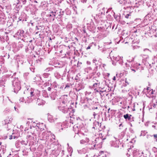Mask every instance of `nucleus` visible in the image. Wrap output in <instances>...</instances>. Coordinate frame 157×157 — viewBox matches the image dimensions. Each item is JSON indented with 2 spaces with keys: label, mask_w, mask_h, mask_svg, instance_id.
Here are the masks:
<instances>
[{
  "label": "nucleus",
  "mask_w": 157,
  "mask_h": 157,
  "mask_svg": "<svg viewBox=\"0 0 157 157\" xmlns=\"http://www.w3.org/2000/svg\"><path fill=\"white\" fill-rule=\"evenodd\" d=\"M38 124L37 121L32 122L31 124L32 126L29 128H25V133H27V137L29 140H32V138H34V136H35L36 138L37 136H39L40 132L37 128V125Z\"/></svg>",
  "instance_id": "f257e3e1"
},
{
  "label": "nucleus",
  "mask_w": 157,
  "mask_h": 157,
  "mask_svg": "<svg viewBox=\"0 0 157 157\" xmlns=\"http://www.w3.org/2000/svg\"><path fill=\"white\" fill-rule=\"evenodd\" d=\"M28 93L29 96L27 97L28 99L27 100V102L29 103L33 99L37 98L40 93V91L37 90H35L33 88H31L29 90L28 89L27 90L24 91V93Z\"/></svg>",
  "instance_id": "f03ea898"
},
{
  "label": "nucleus",
  "mask_w": 157,
  "mask_h": 157,
  "mask_svg": "<svg viewBox=\"0 0 157 157\" xmlns=\"http://www.w3.org/2000/svg\"><path fill=\"white\" fill-rule=\"evenodd\" d=\"M134 60V58H132L131 60H128V62L125 63L126 67L128 68V70L131 71H130L132 73H135L136 71L138 69L139 67H138L140 65V64H138L137 63L133 64L132 62Z\"/></svg>",
  "instance_id": "7ed1b4c3"
},
{
  "label": "nucleus",
  "mask_w": 157,
  "mask_h": 157,
  "mask_svg": "<svg viewBox=\"0 0 157 157\" xmlns=\"http://www.w3.org/2000/svg\"><path fill=\"white\" fill-rule=\"evenodd\" d=\"M12 86L15 93H17L21 89L20 82L18 78H15L12 81Z\"/></svg>",
  "instance_id": "20e7f679"
},
{
  "label": "nucleus",
  "mask_w": 157,
  "mask_h": 157,
  "mask_svg": "<svg viewBox=\"0 0 157 157\" xmlns=\"http://www.w3.org/2000/svg\"><path fill=\"white\" fill-rule=\"evenodd\" d=\"M105 138L102 139L101 137H98L96 138L94 141H92L91 144L94 146L92 147L93 149H97L100 148L102 147V144L103 140Z\"/></svg>",
  "instance_id": "39448f33"
},
{
  "label": "nucleus",
  "mask_w": 157,
  "mask_h": 157,
  "mask_svg": "<svg viewBox=\"0 0 157 157\" xmlns=\"http://www.w3.org/2000/svg\"><path fill=\"white\" fill-rule=\"evenodd\" d=\"M122 58V57H121L119 56H113L111 58L112 64L114 66L120 65L122 66L124 63Z\"/></svg>",
  "instance_id": "423d86ee"
},
{
  "label": "nucleus",
  "mask_w": 157,
  "mask_h": 157,
  "mask_svg": "<svg viewBox=\"0 0 157 157\" xmlns=\"http://www.w3.org/2000/svg\"><path fill=\"white\" fill-rule=\"evenodd\" d=\"M77 128L78 129V132L77 134H78V133L79 134L81 133L85 135V134L84 133V132H87L88 131L87 130H85L84 127H83V125L82 124L79 125L78 124L77 125H75L73 126L74 129L75 128Z\"/></svg>",
  "instance_id": "0eeeda50"
},
{
  "label": "nucleus",
  "mask_w": 157,
  "mask_h": 157,
  "mask_svg": "<svg viewBox=\"0 0 157 157\" xmlns=\"http://www.w3.org/2000/svg\"><path fill=\"white\" fill-rule=\"evenodd\" d=\"M15 36L18 37V38L21 39L22 40H25V34L24 31L22 30L19 29L15 34Z\"/></svg>",
  "instance_id": "6e6552de"
},
{
  "label": "nucleus",
  "mask_w": 157,
  "mask_h": 157,
  "mask_svg": "<svg viewBox=\"0 0 157 157\" xmlns=\"http://www.w3.org/2000/svg\"><path fill=\"white\" fill-rule=\"evenodd\" d=\"M50 133H51L50 132H43L40 136L39 135V136H37L36 138H35V136H34V138H32V139H34L35 138L36 139L38 137V139H40V140H45L47 139V136L46 134L49 135Z\"/></svg>",
  "instance_id": "1a4fd4ad"
},
{
  "label": "nucleus",
  "mask_w": 157,
  "mask_h": 157,
  "mask_svg": "<svg viewBox=\"0 0 157 157\" xmlns=\"http://www.w3.org/2000/svg\"><path fill=\"white\" fill-rule=\"evenodd\" d=\"M105 14H101L99 13L94 17V19L97 22L99 21H102L103 20V19L105 17Z\"/></svg>",
  "instance_id": "9d476101"
},
{
  "label": "nucleus",
  "mask_w": 157,
  "mask_h": 157,
  "mask_svg": "<svg viewBox=\"0 0 157 157\" xmlns=\"http://www.w3.org/2000/svg\"><path fill=\"white\" fill-rule=\"evenodd\" d=\"M67 96L64 95L61 97V99L62 101L60 102V105H68L69 104L68 100H67Z\"/></svg>",
  "instance_id": "9b49d317"
},
{
  "label": "nucleus",
  "mask_w": 157,
  "mask_h": 157,
  "mask_svg": "<svg viewBox=\"0 0 157 157\" xmlns=\"http://www.w3.org/2000/svg\"><path fill=\"white\" fill-rule=\"evenodd\" d=\"M59 109L64 113H67L69 110L67 105H60L58 107Z\"/></svg>",
  "instance_id": "f8f14e48"
},
{
  "label": "nucleus",
  "mask_w": 157,
  "mask_h": 157,
  "mask_svg": "<svg viewBox=\"0 0 157 157\" xmlns=\"http://www.w3.org/2000/svg\"><path fill=\"white\" fill-rule=\"evenodd\" d=\"M12 31L9 28H7L5 29H1L0 30V34L4 35V36H8V35Z\"/></svg>",
  "instance_id": "ddd939ff"
},
{
  "label": "nucleus",
  "mask_w": 157,
  "mask_h": 157,
  "mask_svg": "<svg viewBox=\"0 0 157 157\" xmlns=\"http://www.w3.org/2000/svg\"><path fill=\"white\" fill-rule=\"evenodd\" d=\"M133 157H140L143 154V152L141 151L136 150H134L132 152Z\"/></svg>",
  "instance_id": "4468645a"
},
{
  "label": "nucleus",
  "mask_w": 157,
  "mask_h": 157,
  "mask_svg": "<svg viewBox=\"0 0 157 157\" xmlns=\"http://www.w3.org/2000/svg\"><path fill=\"white\" fill-rule=\"evenodd\" d=\"M111 146L114 147L118 148L120 144V141L119 140L113 141L110 142Z\"/></svg>",
  "instance_id": "2eb2a0df"
},
{
  "label": "nucleus",
  "mask_w": 157,
  "mask_h": 157,
  "mask_svg": "<svg viewBox=\"0 0 157 157\" xmlns=\"http://www.w3.org/2000/svg\"><path fill=\"white\" fill-rule=\"evenodd\" d=\"M25 44L24 41H19L17 44V46L18 47L15 48L14 49L15 52H17L20 50V48H22L24 46V44Z\"/></svg>",
  "instance_id": "dca6fc26"
},
{
  "label": "nucleus",
  "mask_w": 157,
  "mask_h": 157,
  "mask_svg": "<svg viewBox=\"0 0 157 157\" xmlns=\"http://www.w3.org/2000/svg\"><path fill=\"white\" fill-rule=\"evenodd\" d=\"M56 127L59 132L62 131L65 128L64 124L61 123H57L56 125Z\"/></svg>",
  "instance_id": "f3484780"
},
{
  "label": "nucleus",
  "mask_w": 157,
  "mask_h": 157,
  "mask_svg": "<svg viewBox=\"0 0 157 157\" xmlns=\"http://www.w3.org/2000/svg\"><path fill=\"white\" fill-rule=\"evenodd\" d=\"M58 12L59 11L58 10H56V11H52L50 12V14L48 15L49 16V17H51L50 19L53 21L55 19L57 14H58Z\"/></svg>",
  "instance_id": "a211bd4d"
},
{
  "label": "nucleus",
  "mask_w": 157,
  "mask_h": 157,
  "mask_svg": "<svg viewBox=\"0 0 157 157\" xmlns=\"http://www.w3.org/2000/svg\"><path fill=\"white\" fill-rule=\"evenodd\" d=\"M118 2L120 4L122 5L127 6V7L129 6L130 1L129 0H117Z\"/></svg>",
  "instance_id": "6ab92c4d"
},
{
  "label": "nucleus",
  "mask_w": 157,
  "mask_h": 157,
  "mask_svg": "<svg viewBox=\"0 0 157 157\" xmlns=\"http://www.w3.org/2000/svg\"><path fill=\"white\" fill-rule=\"evenodd\" d=\"M97 82H98V81H97ZM99 83L98 82H95L94 83L92 86V88L94 89V90L95 91V92H98L101 95V93H102L103 91H105V90H103V91H98L96 89V87H99Z\"/></svg>",
  "instance_id": "aec40b11"
},
{
  "label": "nucleus",
  "mask_w": 157,
  "mask_h": 157,
  "mask_svg": "<svg viewBox=\"0 0 157 157\" xmlns=\"http://www.w3.org/2000/svg\"><path fill=\"white\" fill-rule=\"evenodd\" d=\"M58 92L57 91L55 90L52 92L50 94V96L52 100H54L58 96Z\"/></svg>",
  "instance_id": "412c9836"
},
{
  "label": "nucleus",
  "mask_w": 157,
  "mask_h": 157,
  "mask_svg": "<svg viewBox=\"0 0 157 157\" xmlns=\"http://www.w3.org/2000/svg\"><path fill=\"white\" fill-rule=\"evenodd\" d=\"M124 118L126 120H128L130 122L133 121V117H132L131 115H129L127 114L124 115Z\"/></svg>",
  "instance_id": "4be33fe9"
},
{
  "label": "nucleus",
  "mask_w": 157,
  "mask_h": 157,
  "mask_svg": "<svg viewBox=\"0 0 157 157\" xmlns=\"http://www.w3.org/2000/svg\"><path fill=\"white\" fill-rule=\"evenodd\" d=\"M37 125V130L39 131H42L44 130V128H45V125L43 123H39Z\"/></svg>",
  "instance_id": "5701e85b"
},
{
  "label": "nucleus",
  "mask_w": 157,
  "mask_h": 157,
  "mask_svg": "<svg viewBox=\"0 0 157 157\" xmlns=\"http://www.w3.org/2000/svg\"><path fill=\"white\" fill-rule=\"evenodd\" d=\"M9 37L8 36H4V35L0 34V41L2 43H3L5 40L7 41L9 40Z\"/></svg>",
  "instance_id": "b1692460"
},
{
  "label": "nucleus",
  "mask_w": 157,
  "mask_h": 157,
  "mask_svg": "<svg viewBox=\"0 0 157 157\" xmlns=\"http://www.w3.org/2000/svg\"><path fill=\"white\" fill-rule=\"evenodd\" d=\"M98 61L99 60H97L96 58H94L93 60V63H94L96 65V67L94 70V72L92 73L93 75H94V74L96 72V71L97 70L98 65Z\"/></svg>",
  "instance_id": "393cba45"
},
{
  "label": "nucleus",
  "mask_w": 157,
  "mask_h": 157,
  "mask_svg": "<svg viewBox=\"0 0 157 157\" xmlns=\"http://www.w3.org/2000/svg\"><path fill=\"white\" fill-rule=\"evenodd\" d=\"M101 124L98 121H95L93 123V128L95 129H97V128L100 126Z\"/></svg>",
  "instance_id": "a878e982"
},
{
  "label": "nucleus",
  "mask_w": 157,
  "mask_h": 157,
  "mask_svg": "<svg viewBox=\"0 0 157 157\" xmlns=\"http://www.w3.org/2000/svg\"><path fill=\"white\" fill-rule=\"evenodd\" d=\"M121 82L122 84L121 87H125L129 84L128 82L127 81L126 78L124 79H121Z\"/></svg>",
  "instance_id": "bb28decb"
},
{
  "label": "nucleus",
  "mask_w": 157,
  "mask_h": 157,
  "mask_svg": "<svg viewBox=\"0 0 157 157\" xmlns=\"http://www.w3.org/2000/svg\"><path fill=\"white\" fill-rule=\"evenodd\" d=\"M58 119L57 117H54L52 115H48V121L50 122H54Z\"/></svg>",
  "instance_id": "cd10ccee"
},
{
  "label": "nucleus",
  "mask_w": 157,
  "mask_h": 157,
  "mask_svg": "<svg viewBox=\"0 0 157 157\" xmlns=\"http://www.w3.org/2000/svg\"><path fill=\"white\" fill-rule=\"evenodd\" d=\"M113 14L114 16V18L117 21L119 22L121 19V16L119 13L115 15L114 12H113Z\"/></svg>",
  "instance_id": "c85d7f7f"
},
{
  "label": "nucleus",
  "mask_w": 157,
  "mask_h": 157,
  "mask_svg": "<svg viewBox=\"0 0 157 157\" xmlns=\"http://www.w3.org/2000/svg\"><path fill=\"white\" fill-rule=\"evenodd\" d=\"M149 87H148L146 89L144 88V91H145L146 90H147V92H148V93L146 95L147 96H148V94H149V95L151 96V95H152L153 94V91L152 90H150L149 91Z\"/></svg>",
  "instance_id": "c756f323"
},
{
  "label": "nucleus",
  "mask_w": 157,
  "mask_h": 157,
  "mask_svg": "<svg viewBox=\"0 0 157 157\" xmlns=\"http://www.w3.org/2000/svg\"><path fill=\"white\" fill-rule=\"evenodd\" d=\"M105 11H106L107 13L108 12V10H107V8L103 7L102 9H101L99 10V13L102 14H105Z\"/></svg>",
  "instance_id": "7c9ffc66"
},
{
  "label": "nucleus",
  "mask_w": 157,
  "mask_h": 157,
  "mask_svg": "<svg viewBox=\"0 0 157 157\" xmlns=\"http://www.w3.org/2000/svg\"><path fill=\"white\" fill-rule=\"evenodd\" d=\"M78 151L79 154H82L86 153L87 151V150L86 148H83L81 149L78 150Z\"/></svg>",
  "instance_id": "2f4dec72"
},
{
  "label": "nucleus",
  "mask_w": 157,
  "mask_h": 157,
  "mask_svg": "<svg viewBox=\"0 0 157 157\" xmlns=\"http://www.w3.org/2000/svg\"><path fill=\"white\" fill-rule=\"evenodd\" d=\"M11 109L10 108H7L5 109L3 111V113L5 115H6L10 113V112Z\"/></svg>",
  "instance_id": "473e14b6"
},
{
  "label": "nucleus",
  "mask_w": 157,
  "mask_h": 157,
  "mask_svg": "<svg viewBox=\"0 0 157 157\" xmlns=\"http://www.w3.org/2000/svg\"><path fill=\"white\" fill-rule=\"evenodd\" d=\"M13 120V119L11 117H8V118L4 120L5 124H7L11 122Z\"/></svg>",
  "instance_id": "72a5a7b5"
},
{
  "label": "nucleus",
  "mask_w": 157,
  "mask_h": 157,
  "mask_svg": "<svg viewBox=\"0 0 157 157\" xmlns=\"http://www.w3.org/2000/svg\"><path fill=\"white\" fill-rule=\"evenodd\" d=\"M52 85L54 87V88L55 89V90L56 91L57 90H59V89H57L58 85L56 83V82H53L52 83Z\"/></svg>",
  "instance_id": "f704fd0d"
},
{
  "label": "nucleus",
  "mask_w": 157,
  "mask_h": 157,
  "mask_svg": "<svg viewBox=\"0 0 157 157\" xmlns=\"http://www.w3.org/2000/svg\"><path fill=\"white\" fill-rule=\"evenodd\" d=\"M92 71V68L90 67L86 68L84 69V71L87 73L91 72Z\"/></svg>",
  "instance_id": "c9c22d12"
},
{
  "label": "nucleus",
  "mask_w": 157,
  "mask_h": 157,
  "mask_svg": "<svg viewBox=\"0 0 157 157\" xmlns=\"http://www.w3.org/2000/svg\"><path fill=\"white\" fill-rule=\"evenodd\" d=\"M58 14H57L58 15V16L60 17L61 16H62L63 15V13H64V11H61V10H58Z\"/></svg>",
  "instance_id": "e433bc0d"
},
{
  "label": "nucleus",
  "mask_w": 157,
  "mask_h": 157,
  "mask_svg": "<svg viewBox=\"0 0 157 157\" xmlns=\"http://www.w3.org/2000/svg\"><path fill=\"white\" fill-rule=\"evenodd\" d=\"M21 1L22 2L23 4V5L25 4L26 2V0H18V2H17V4H18L19 3H21Z\"/></svg>",
  "instance_id": "4c0bfd02"
},
{
  "label": "nucleus",
  "mask_w": 157,
  "mask_h": 157,
  "mask_svg": "<svg viewBox=\"0 0 157 157\" xmlns=\"http://www.w3.org/2000/svg\"><path fill=\"white\" fill-rule=\"evenodd\" d=\"M6 9V6L3 5L2 4H0V10H1Z\"/></svg>",
  "instance_id": "58836bf2"
},
{
  "label": "nucleus",
  "mask_w": 157,
  "mask_h": 157,
  "mask_svg": "<svg viewBox=\"0 0 157 157\" xmlns=\"http://www.w3.org/2000/svg\"><path fill=\"white\" fill-rule=\"evenodd\" d=\"M43 96L45 98H48V95L45 91H44L42 93Z\"/></svg>",
  "instance_id": "ea45409f"
},
{
  "label": "nucleus",
  "mask_w": 157,
  "mask_h": 157,
  "mask_svg": "<svg viewBox=\"0 0 157 157\" xmlns=\"http://www.w3.org/2000/svg\"><path fill=\"white\" fill-rule=\"evenodd\" d=\"M98 28L99 31L103 33L105 31V28H103L101 27H98Z\"/></svg>",
  "instance_id": "a19ab883"
},
{
  "label": "nucleus",
  "mask_w": 157,
  "mask_h": 157,
  "mask_svg": "<svg viewBox=\"0 0 157 157\" xmlns=\"http://www.w3.org/2000/svg\"><path fill=\"white\" fill-rule=\"evenodd\" d=\"M151 107L150 108L151 109L155 108H156L157 107V104L156 103V104L153 103H152L151 105Z\"/></svg>",
  "instance_id": "79ce46f5"
},
{
  "label": "nucleus",
  "mask_w": 157,
  "mask_h": 157,
  "mask_svg": "<svg viewBox=\"0 0 157 157\" xmlns=\"http://www.w3.org/2000/svg\"><path fill=\"white\" fill-rule=\"evenodd\" d=\"M21 143L22 145H26L27 144L28 142L27 140L26 141L22 140L21 142Z\"/></svg>",
  "instance_id": "37998d69"
},
{
  "label": "nucleus",
  "mask_w": 157,
  "mask_h": 157,
  "mask_svg": "<svg viewBox=\"0 0 157 157\" xmlns=\"http://www.w3.org/2000/svg\"><path fill=\"white\" fill-rule=\"evenodd\" d=\"M87 101L89 103L90 105H92L94 104V101H92V100L90 99H87Z\"/></svg>",
  "instance_id": "c03bdc74"
},
{
  "label": "nucleus",
  "mask_w": 157,
  "mask_h": 157,
  "mask_svg": "<svg viewBox=\"0 0 157 157\" xmlns=\"http://www.w3.org/2000/svg\"><path fill=\"white\" fill-rule=\"evenodd\" d=\"M50 75V74L47 73H44L43 74V76L45 78H48L49 75Z\"/></svg>",
  "instance_id": "a18cd8bd"
},
{
  "label": "nucleus",
  "mask_w": 157,
  "mask_h": 157,
  "mask_svg": "<svg viewBox=\"0 0 157 157\" xmlns=\"http://www.w3.org/2000/svg\"><path fill=\"white\" fill-rule=\"evenodd\" d=\"M64 85L63 84H62L61 85H58L57 89H59V90L63 89L64 87Z\"/></svg>",
  "instance_id": "49530a36"
},
{
  "label": "nucleus",
  "mask_w": 157,
  "mask_h": 157,
  "mask_svg": "<svg viewBox=\"0 0 157 157\" xmlns=\"http://www.w3.org/2000/svg\"><path fill=\"white\" fill-rule=\"evenodd\" d=\"M147 133V132L146 131H142L140 134V136H144Z\"/></svg>",
  "instance_id": "de8ad7c7"
},
{
  "label": "nucleus",
  "mask_w": 157,
  "mask_h": 157,
  "mask_svg": "<svg viewBox=\"0 0 157 157\" xmlns=\"http://www.w3.org/2000/svg\"><path fill=\"white\" fill-rule=\"evenodd\" d=\"M12 47L13 48V51H14V49H15V48L16 47H18L17 46V44L16 45L15 43H13L12 45Z\"/></svg>",
  "instance_id": "09e8293b"
},
{
  "label": "nucleus",
  "mask_w": 157,
  "mask_h": 157,
  "mask_svg": "<svg viewBox=\"0 0 157 157\" xmlns=\"http://www.w3.org/2000/svg\"><path fill=\"white\" fill-rule=\"evenodd\" d=\"M102 84H105V86L104 87H100V88H101V89H104L105 87H107V85H106V82L105 81H103L102 82Z\"/></svg>",
  "instance_id": "8fccbe9b"
},
{
  "label": "nucleus",
  "mask_w": 157,
  "mask_h": 157,
  "mask_svg": "<svg viewBox=\"0 0 157 157\" xmlns=\"http://www.w3.org/2000/svg\"><path fill=\"white\" fill-rule=\"evenodd\" d=\"M106 18L108 20H110L112 19V17L109 14L107 16Z\"/></svg>",
  "instance_id": "3c124183"
},
{
  "label": "nucleus",
  "mask_w": 157,
  "mask_h": 157,
  "mask_svg": "<svg viewBox=\"0 0 157 157\" xmlns=\"http://www.w3.org/2000/svg\"><path fill=\"white\" fill-rule=\"evenodd\" d=\"M116 79L117 80H119V78L117 77V74L116 75V76H114L113 78V81H115Z\"/></svg>",
  "instance_id": "603ef678"
},
{
  "label": "nucleus",
  "mask_w": 157,
  "mask_h": 157,
  "mask_svg": "<svg viewBox=\"0 0 157 157\" xmlns=\"http://www.w3.org/2000/svg\"><path fill=\"white\" fill-rule=\"evenodd\" d=\"M19 101L20 102H23L24 101V99L23 97H22L20 98Z\"/></svg>",
  "instance_id": "864d4df0"
},
{
  "label": "nucleus",
  "mask_w": 157,
  "mask_h": 157,
  "mask_svg": "<svg viewBox=\"0 0 157 157\" xmlns=\"http://www.w3.org/2000/svg\"><path fill=\"white\" fill-rule=\"evenodd\" d=\"M80 143L81 144H85V143H86V141H85V140H80Z\"/></svg>",
  "instance_id": "5fc2aeb1"
},
{
  "label": "nucleus",
  "mask_w": 157,
  "mask_h": 157,
  "mask_svg": "<svg viewBox=\"0 0 157 157\" xmlns=\"http://www.w3.org/2000/svg\"><path fill=\"white\" fill-rule=\"evenodd\" d=\"M42 60V59L41 58H40V59H38L36 60L37 63H40L41 62V60Z\"/></svg>",
  "instance_id": "6e6d98bb"
},
{
  "label": "nucleus",
  "mask_w": 157,
  "mask_h": 157,
  "mask_svg": "<svg viewBox=\"0 0 157 157\" xmlns=\"http://www.w3.org/2000/svg\"><path fill=\"white\" fill-rule=\"evenodd\" d=\"M97 115H98V116H99V115H98V114H97V113H96L95 112H94V113H93V116H94V119H95V118H96L95 117H96V116Z\"/></svg>",
  "instance_id": "4d7b16f0"
},
{
  "label": "nucleus",
  "mask_w": 157,
  "mask_h": 157,
  "mask_svg": "<svg viewBox=\"0 0 157 157\" xmlns=\"http://www.w3.org/2000/svg\"><path fill=\"white\" fill-rule=\"evenodd\" d=\"M25 52H27L29 51V49L28 48V47L27 46H25Z\"/></svg>",
  "instance_id": "13d9d810"
},
{
  "label": "nucleus",
  "mask_w": 157,
  "mask_h": 157,
  "mask_svg": "<svg viewBox=\"0 0 157 157\" xmlns=\"http://www.w3.org/2000/svg\"><path fill=\"white\" fill-rule=\"evenodd\" d=\"M4 57H6L8 59L10 58V56L9 54H8L7 55V54H6L4 56Z\"/></svg>",
  "instance_id": "bf43d9fd"
},
{
  "label": "nucleus",
  "mask_w": 157,
  "mask_h": 157,
  "mask_svg": "<svg viewBox=\"0 0 157 157\" xmlns=\"http://www.w3.org/2000/svg\"><path fill=\"white\" fill-rule=\"evenodd\" d=\"M121 137H120V138L121 139L122 137H124V132H122L121 133Z\"/></svg>",
  "instance_id": "052dcab7"
},
{
  "label": "nucleus",
  "mask_w": 157,
  "mask_h": 157,
  "mask_svg": "<svg viewBox=\"0 0 157 157\" xmlns=\"http://www.w3.org/2000/svg\"><path fill=\"white\" fill-rule=\"evenodd\" d=\"M62 156H63L64 155V151L63 150H62L61 153H60Z\"/></svg>",
  "instance_id": "680f3d73"
},
{
  "label": "nucleus",
  "mask_w": 157,
  "mask_h": 157,
  "mask_svg": "<svg viewBox=\"0 0 157 157\" xmlns=\"http://www.w3.org/2000/svg\"><path fill=\"white\" fill-rule=\"evenodd\" d=\"M70 84H67V85H66V86L65 87V89L66 88H69L70 87Z\"/></svg>",
  "instance_id": "e2e57ef3"
},
{
  "label": "nucleus",
  "mask_w": 157,
  "mask_h": 157,
  "mask_svg": "<svg viewBox=\"0 0 157 157\" xmlns=\"http://www.w3.org/2000/svg\"><path fill=\"white\" fill-rule=\"evenodd\" d=\"M115 25H113V26L112 27V30H113V29H114V30H115V29H117V26H116L115 27Z\"/></svg>",
  "instance_id": "0e129e2a"
},
{
  "label": "nucleus",
  "mask_w": 157,
  "mask_h": 157,
  "mask_svg": "<svg viewBox=\"0 0 157 157\" xmlns=\"http://www.w3.org/2000/svg\"><path fill=\"white\" fill-rule=\"evenodd\" d=\"M131 15L129 14H127L125 16V17L126 18H129V17Z\"/></svg>",
  "instance_id": "69168bd1"
},
{
  "label": "nucleus",
  "mask_w": 157,
  "mask_h": 157,
  "mask_svg": "<svg viewBox=\"0 0 157 157\" xmlns=\"http://www.w3.org/2000/svg\"><path fill=\"white\" fill-rule=\"evenodd\" d=\"M13 135H10L9 136V139L10 140H11V139H13Z\"/></svg>",
  "instance_id": "338daca9"
},
{
  "label": "nucleus",
  "mask_w": 157,
  "mask_h": 157,
  "mask_svg": "<svg viewBox=\"0 0 157 157\" xmlns=\"http://www.w3.org/2000/svg\"><path fill=\"white\" fill-rule=\"evenodd\" d=\"M81 2L83 3H86V2L87 0H81Z\"/></svg>",
  "instance_id": "774afa93"
}]
</instances>
